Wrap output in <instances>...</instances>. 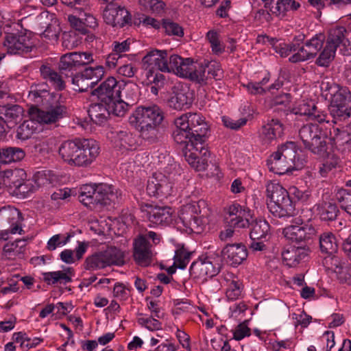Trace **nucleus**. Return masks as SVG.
Masks as SVG:
<instances>
[{"label": "nucleus", "instance_id": "obj_63", "mask_svg": "<svg viewBox=\"0 0 351 351\" xmlns=\"http://www.w3.org/2000/svg\"><path fill=\"white\" fill-rule=\"evenodd\" d=\"M337 199L341 203V208L351 216V192L341 189L337 193Z\"/></svg>", "mask_w": 351, "mask_h": 351}, {"label": "nucleus", "instance_id": "obj_15", "mask_svg": "<svg viewBox=\"0 0 351 351\" xmlns=\"http://www.w3.org/2000/svg\"><path fill=\"white\" fill-rule=\"evenodd\" d=\"M145 217L150 223V226L158 225L168 226L175 221L173 215V210L170 207H154L151 205H146L142 210Z\"/></svg>", "mask_w": 351, "mask_h": 351}, {"label": "nucleus", "instance_id": "obj_3", "mask_svg": "<svg viewBox=\"0 0 351 351\" xmlns=\"http://www.w3.org/2000/svg\"><path fill=\"white\" fill-rule=\"evenodd\" d=\"M305 163V156L301 150L296 148V145L293 142H287L281 145L267 161L269 171L279 175L301 169Z\"/></svg>", "mask_w": 351, "mask_h": 351}, {"label": "nucleus", "instance_id": "obj_2", "mask_svg": "<svg viewBox=\"0 0 351 351\" xmlns=\"http://www.w3.org/2000/svg\"><path fill=\"white\" fill-rule=\"evenodd\" d=\"M99 153V143L91 138H75L64 141L58 147V154L62 161L76 167L90 166Z\"/></svg>", "mask_w": 351, "mask_h": 351}, {"label": "nucleus", "instance_id": "obj_5", "mask_svg": "<svg viewBox=\"0 0 351 351\" xmlns=\"http://www.w3.org/2000/svg\"><path fill=\"white\" fill-rule=\"evenodd\" d=\"M177 163L169 164L164 172H156L147 181V192L149 196L167 197L174 192L175 182L181 174Z\"/></svg>", "mask_w": 351, "mask_h": 351}, {"label": "nucleus", "instance_id": "obj_21", "mask_svg": "<svg viewBox=\"0 0 351 351\" xmlns=\"http://www.w3.org/2000/svg\"><path fill=\"white\" fill-rule=\"evenodd\" d=\"M4 45L8 53H27L32 51L33 43L24 34H8L5 36Z\"/></svg>", "mask_w": 351, "mask_h": 351}, {"label": "nucleus", "instance_id": "obj_43", "mask_svg": "<svg viewBox=\"0 0 351 351\" xmlns=\"http://www.w3.org/2000/svg\"><path fill=\"white\" fill-rule=\"evenodd\" d=\"M270 230L269 223L263 219H256L252 223V229L250 231L251 239H263L268 235Z\"/></svg>", "mask_w": 351, "mask_h": 351}, {"label": "nucleus", "instance_id": "obj_60", "mask_svg": "<svg viewBox=\"0 0 351 351\" xmlns=\"http://www.w3.org/2000/svg\"><path fill=\"white\" fill-rule=\"evenodd\" d=\"M339 159L334 154H327V158L319 167V173L322 177L326 176L327 173L335 169L339 164Z\"/></svg>", "mask_w": 351, "mask_h": 351}, {"label": "nucleus", "instance_id": "obj_9", "mask_svg": "<svg viewBox=\"0 0 351 351\" xmlns=\"http://www.w3.org/2000/svg\"><path fill=\"white\" fill-rule=\"evenodd\" d=\"M299 136L306 148L320 157L325 156L328 149L327 135L322 126L307 123L300 128Z\"/></svg>", "mask_w": 351, "mask_h": 351}, {"label": "nucleus", "instance_id": "obj_56", "mask_svg": "<svg viewBox=\"0 0 351 351\" xmlns=\"http://www.w3.org/2000/svg\"><path fill=\"white\" fill-rule=\"evenodd\" d=\"M34 184L32 180H20L13 190V193L22 197H26L29 193L36 191Z\"/></svg>", "mask_w": 351, "mask_h": 351}, {"label": "nucleus", "instance_id": "obj_4", "mask_svg": "<svg viewBox=\"0 0 351 351\" xmlns=\"http://www.w3.org/2000/svg\"><path fill=\"white\" fill-rule=\"evenodd\" d=\"M207 209L204 200L193 201L182 206L178 212L175 223L188 233L200 234L206 225L203 213Z\"/></svg>", "mask_w": 351, "mask_h": 351}, {"label": "nucleus", "instance_id": "obj_37", "mask_svg": "<svg viewBox=\"0 0 351 351\" xmlns=\"http://www.w3.org/2000/svg\"><path fill=\"white\" fill-rule=\"evenodd\" d=\"M112 134L115 146L120 149H132L136 143L133 134L128 130L115 131Z\"/></svg>", "mask_w": 351, "mask_h": 351}, {"label": "nucleus", "instance_id": "obj_19", "mask_svg": "<svg viewBox=\"0 0 351 351\" xmlns=\"http://www.w3.org/2000/svg\"><path fill=\"white\" fill-rule=\"evenodd\" d=\"M229 224L234 228H245L250 225V219L252 217L251 210L239 203H233L228 207Z\"/></svg>", "mask_w": 351, "mask_h": 351}, {"label": "nucleus", "instance_id": "obj_47", "mask_svg": "<svg viewBox=\"0 0 351 351\" xmlns=\"http://www.w3.org/2000/svg\"><path fill=\"white\" fill-rule=\"evenodd\" d=\"M34 119L32 117L31 119L25 120L19 125L16 130L17 138L24 141L31 137L37 130V123Z\"/></svg>", "mask_w": 351, "mask_h": 351}, {"label": "nucleus", "instance_id": "obj_8", "mask_svg": "<svg viewBox=\"0 0 351 351\" xmlns=\"http://www.w3.org/2000/svg\"><path fill=\"white\" fill-rule=\"evenodd\" d=\"M164 119L163 112L157 105L138 106L130 115L129 123L143 135L155 131Z\"/></svg>", "mask_w": 351, "mask_h": 351}, {"label": "nucleus", "instance_id": "obj_6", "mask_svg": "<svg viewBox=\"0 0 351 351\" xmlns=\"http://www.w3.org/2000/svg\"><path fill=\"white\" fill-rule=\"evenodd\" d=\"M322 89L328 91L330 97L329 110L332 117V121H345L351 117V93L346 87L329 83L322 84Z\"/></svg>", "mask_w": 351, "mask_h": 351}, {"label": "nucleus", "instance_id": "obj_59", "mask_svg": "<svg viewBox=\"0 0 351 351\" xmlns=\"http://www.w3.org/2000/svg\"><path fill=\"white\" fill-rule=\"evenodd\" d=\"M162 27L165 33L169 36H176L182 37L184 35L183 28L177 23L170 19H163Z\"/></svg>", "mask_w": 351, "mask_h": 351}, {"label": "nucleus", "instance_id": "obj_39", "mask_svg": "<svg viewBox=\"0 0 351 351\" xmlns=\"http://www.w3.org/2000/svg\"><path fill=\"white\" fill-rule=\"evenodd\" d=\"M143 62L147 66H168L167 51L158 49L152 50L143 58Z\"/></svg>", "mask_w": 351, "mask_h": 351}, {"label": "nucleus", "instance_id": "obj_51", "mask_svg": "<svg viewBox=\"0 0 351 351\" xmlns=\"http://www.w3.org/2000/svg\"><path fill=\"white\" fill-rule=\"evenodd\" d=\"M105 104L108 106L110 114H112L117 117H123L128 112L129 108V104L124 101L121 97Z\"/></svg>", "mask_w": 351, "mask_h": 351}, {"label": "nucleus", "instance_id": "obj_26", "mask_svg": "<svg viewBox=\"0 0 351 351\" xmlns=\"http://www.w3.org/2000/svg\"><path fill=\"white\" fill-rule=\"evenodd\" d=\"M292 111L295 114L306 116L309 119L314 120L319 123H322L324 121L328 122L326 120V114L318 110L312 101L305 102L302 101L293 107Z\"/></svg>", "mask_w": 351, "mask_h": 351}, {"label": "nucleus", "instance_id": "obj_52", "mask_svg": "<svg viewBox=\"0 0 351 351\" xmlns=\"http://www.w3.org/2000/svg\"><path fill=\"white\" fill-rule=\"evenodd\" d=\"M191 253L183 246L178 247L173 257V266L179 269H184L190 261Z\"/></svg>", "mask_w": 351, "mask_h": 351}, {"label": "nucleus", "instance_id": "obj_31", "mask_svg": "<svg viewBox=\"0 0 351 351\" xmlns=\"http://www.w3.org/2000/svg\"><path fill=\"white\" fill-rule=\"evenodd\" d=\"M26 173L22 169H8L0 171V188L14 189L20 180L25 179Z\"/></svg>", "mask_w": 351, "mask_h": 351}, {"label": "nucleus", "instance_id": "obj_35", "mask_svg": "<svg viewBox=\"0 0 351 351\" xmlns=\"http://www.w3.org/2000/svg\"><path fill=\"white\" fill-rule=\"evenodd\" d=\"M108 267L112 265L122 266L125 263V253L120 248L108 246L102 251Z\"/></svg>", "mask_w": 351, "mask_h": 351}, {"label": "nucleus", "instance_id": "obj_28", "mask_svg": "<svg viewBox=\"0 0 351 351\" xmlns=\"http://www.w3.org/2000/svg\"><path fill=\"white\" fill-rule=\"evenodd\" d=\"M308 255V248L291 245H287L282 252L283 262L289 267H295Z\"/></svg>", "mask_w": 351, "mask_h": 351}, {"label": "nucleus", "instance_id": "obj_22", "mask_svg": "<svg viewBox=\"0 0 351 351\" xmlns=\"http://www.w3.org/2000/svg\"><path fill=\"white\" fill-rule=\"evenodd\" d=\"M152 245L145 237H138L134 242V259L141 267H147L152 262Z\"/></svg>", "mask_w": 351, "mask_h": 351}, {"label": "nucleus", "instance_id": "obj_30", "mask_svg": "<svg viewBox=\"0 0 351 351\" xmlns=\"http://www.w3.org/2000/svg\"><path fill=\"white\" fill-rule=\"evenodd\" d=\"M284 127L278 119H271L265 124L260 132V138L265 144L271 143L276 138L281 137Z\"/></svg>", "mask_w": 351, "mask_h": 351}, {"label": "nucleus", "instance_id": "obj_7", "mask_svg": "<svg viewBox=\"0 0 351 351\" xmlns=\"http://www.w3.org/2000/svg\"><path fill=\"white\" fill-rule=\"evenodd\" d=\"M267 196L270 199L268 208L275 217H290L295 213V205L287 191L281 184L269 181L266 184Z\"/></svg>", "mask_w": 351, "mask_h": 351}, {"label": "nucleus", "instance_id": "obj_25", "mask_svg": "<svg viewBox=\"0 0 351 351\" xmlns=\"http://www.w3.org/2000/svg\"><path fill=\"white\" fill-rule=\"evenodd\" d=\"M142 80L146 84H154L150 88L152 94L157 95L158 90L165 84V77L160 67L155 69L154 67H143Z\"/></svg>", "mask_w": 351, "mask_h": 351}, {"label": "nucleus", "instance_id": "obj_38", "mask_svg": "<svg viewBox=\"0 0 351 351\" xmlns=\"http://www.w3.org/2000/svg\"><path fill=\"white\" fill-rule=\"evenodd\" d=\"M315 211L324 221H332L336 219L339 209L336 204L330 202H322L315 206Z\"/></svg>", "mask_w": 351, "mask_h": 351}, {"label": "nucleus", "instance_id": "obj_29", "mask_svg": "<svg viewBox=\"0 0 351 351\" xmlns=\"http://www.w3.org/2000/svg\"><path fill=\"white\" fill-rule=\"evenodd\" d=\"M330 140L341 152L346 154L351 151V134L346 130L332 128L330 131Z\"/></svg>", "mask_w": 351, "mask_h": 351}, {"label": "nucleus", "instance_id": "obj_46", "mask_svg": "<svg viewBox=\"0 0 351 351\" xmlns=\"http://www.w3.org/2000/svg\"><path fill=\"white\" fill-rule=\"evenodd\" d=\"M84 264L85 269L90 271H95L108 267L102 251L88 256Z\"/></svg>", "mask_w": 351, "mask_h": 351}, {"label": "nucleus", "instance_id": "obj_24", "mask_svg": "<svg viewBox=\"0 0 351 351\" xmlns=\"http://www.w3.org/2000/svg\"><path fill=\"white\" fill-rule=\"evenodd\" d=\"M222 254L227 262L233 267L239 265L247 257L246 247L242 243L226 245Z\"/></svg>", "mask_w": 351, "mask_h": 351}, {"label": "nucleus", "instance_id": "obj_20", "mask_svg": "<svg viewBox=\"0 0 351 351\" xmlns=\"http://www.w3.org/2000/svg\"><path fill=\"white\" fill-rule=\"evenodd\" d=\"M315 228L308 223L291 224L283 229L284 237L289 241L297 243L309 240L315 234Z\"/></svg>", "mask_w": 351, "mask_h": 351}, {"label": "nucleus", "instance_id": "obj_17", "mask_svg": "<svg viewBox=\"0 0 351 351\" xmlns=\"http://www.w3.org/2000/svg\"><path fill=\"white\" fill-rule=\"evenodd\" d=\"M66 113L65 106L60 104L51 106L45 110L37 108H32L30 109L31 117L35 119L38 123L45 124L56 123L62 119Z\"/></svg>", "mask_w": 351, "mask_h": 351}, {"label": "nucleus", "instance_id": "obj_58", "mask_svg": "<svg viewBox=\"0 0 351 351\" xmlns=\"http://www.w3.org/2000/svg\"><path fill=\"white\" fill-rule=\"evenodd\" d=\"M336 49L335 47L326 44V46L319 58L317 59L318 66H328L335 58Z\"/></svg>", "mask_w": 351, "mask_h": 351}, {"label": "nucleus", "instance_id": "obj_32", "mask_svg": "<svg viewBox=\"0 0 351 351\" xmlns=\"http://www.w3.org/2000/svg\"><path fill=\"white\" fill-rule=\"evenodd\" d=\"M96 194L97 202L100 204L108 205L118 199V191L111 184H96Z\"/></svg>", "mask_w": 351, "mask_h": 351}, {"label": "nucleus", "instance_id": "obj_27", "mask_svg": "<svg viewBox=\"0 0 351 351\" xmlns=\"http://www.w3.org/2000/svg\"><path fill=\"white\" fill-rule=\"evenodd\" d=\"M23 108L17 104L0 106V119L9 128L16 125L23 119Z\"/></svg>", "mask_w": 351, "mask_h": 351}, {"label": "nucleus", "instance_id": "obj_42", "mask_svg": "<svg viewBox=\"0 0 351 351\" xmlns=\"http://www.w3.org/2000/svg\"><path fill=\"white\" fill-rule=\"evenodd\" d=\"M322 252L332 255L337 251L338 244L335 236L330 232H324L319 237Z\"/></svg>", "mask_w": 351, "mask_h": 351}, {"label": "nucleus", "instance_id": "obj_12", "mask_svg": "<svg viewBox=\"0 0 351 351\" xmlns=\"http://www.w3.org/2000/svg\"><path fill=\"white\" fill-rule=\"evenodd\" d=\"M104 73V67H85L82 72L72 77V83L76 86L74 89L79 92L87 91L97 84Z\"/></svg>", "mask_w": 351, "mask_h": 351}, {"label": "nucleus", "instance_id": "obj_13", "mask_svg": "<svg viewBox=\"0 0 351 351\" xmlns=\"http://www.w3.org/2000/svg\"><path fill=\"white\" fill-rule=\"evenodd\" d=\"M220 269L217 261L211 256H200L190 267V272L198 278L213 277L216 276Z\"/></svg>", "mask_w": 351, "mask_h": 351}, {"label": "nucleus", "instance_id": "obj_54", "mask_svg": "<svg viewBox=\"0 0 351 351\" xmlns=\"http://www.w3.org/2000/svg\"><path fill=\"white\" fill-rule=\"evenodd\" d=\"M346 30L344 27H340L336 29H332L330 32L329 36L328 37L326 44L330 45V47H335V49H337V47L341 43L346 45L345 41V35L344 32Z\"/></svg>", "mask_w": 351, "mask_h": 351}, {"label": "nucleus", "instance_id": "obj_34", "mask_svg": "<svg viewBox=\"0 0 351 351\" xmlns=\"http://www.w3.org/2000/svg\"><path fill=\"white\" fill-rule=\"evenodd\" d=\"M88 113L93 123L98 125H104L110 115L108 107L102 104H92L88 110Z\"/></svg>", "mask_w": 351, "mask_h": 351}, {"label": "nucleus", "instance_id": "obj_64", "mask_svg": "<svg viewBox=\"0 0 351 351\" xmlns=\"http://www.w3.org/2000/svg\"><path fill=\"white\" fill-rule=\"evenodd\" d=\"M60 32V27L56 21L49 23L47 26L45 31L42 33V37L46 38L51 42H56Z\"/></svg>", "mask_w": 351, "mask_h": 351}, {"label": "nucleus", "instance_id": "obj_1", "mask_svg": "<svg viewBox=\"0 0 351 351\" xmlns=\"http://www.w3.org/2000/svg\"><path fill=\"white\" fill-rule=\"evenodd\" d=\"M175 128L180 130H189L195 134L197 141L188 143L183 154L189 165L197 171H205L208 167L210 152L205 145V136L208 127L204 117L198 113H186L174 121Z\"/></svg>", "mask_w": 351, "mask_h": 351}, {"label": "nucleus", "instance_id": "obj_10", "mask_svg": "<svg viewBox=\"0 0 351 351\" xmlns=\"http://www.w3.org/2000/svg\"><path fill=\"white\" fill-rule=\"evenodd\" d=\"M23 217L21 211L12 206L0 208V229L11 232L12 234H23Z\"/></svg>", "mask_w": 351, "mask_h": 351}, {"label": "nucleus", "instance_id": "obj_18", "mask_svg": "<svg viewBox=\"0 0 351 351\" xmlns=\"http://www.w3.org/2000/svg\"><path fill=\"white\" fill-rule=\"evenodd\" d=\"M161 71L173 73L176 75L193 82L205 84L208 75L205 67H160Z\"/></svg>", "mask_w": 351, "mask_h": 351}, {"label": "nucleus", "instance_id": "obj_55", "mask_svg": "<svg viewBox=\"0 0 351 351\" xmlns=\"http://www.w3.org/2000/svg\"><path fill=\"white\" fill-rule=\"evenodd\" d=\"M172 136L176 143L184 145V149L186 147V145L188 143H191V141H197L195 140V138H196L195 135L192 134L189 130H180L175 128L173 132ZM193 143L196 144L194 142Z\"/></svg>", "mask_w": 351, "mask_h": 351}, {"label": "nucleus", "instance_id": "obj_36", "mask_svg": "<svg viewBox=\"0 0 351 351\" xmlns=\"http://www.w3.org/2000/svg\"><path fill=\"white\" fill-rule=\"evenodd\" d=\"M25 241L21 239L8 243L3 246V255L9 259L21 258L25 251Z\"/></svg>", "mask_w": 351, "mask_h": 351}, {"label": "nucleus", "instance_id": "obj_14", "mask_svg": "<svg viewBox=\"0 0 351 351\" xmlns=\"http://www.w3.org/2000/svg\"><path fill=\"white\" fill-rule=\"evenodd\" d=\"M123 84V80L117 81L114 77H110L95 90L94 94L102 102H110L121 97V86Z\"/></svg>", "mask_w": 351, "mask_h": 351}, {"label": "nucleus", "instance_id": "obj_23", "mask_svg": "<svg viewBox=\"0 0 351 351\" xmlns=\"http://www.w3.org/2000/svg\"><path fill=\"white\" fill-rule=\"evenodd\" d=\"M264 7L269 8V11L276 16L280 19L285 17L288 12L297 10L300 4L295 0H261Z\"/></svg>", "mask_w": 351, "mask_h": 351}, {"label": "nucleus", "instance_id": "obj_61", "mask_svg": "<svg viewBox=\"0 0 351 351\" xmlns=\"http://www.w3.org/2000/svg\"><path fill=\"white\" fill-rule=\"evenodd\" d=\"M70 235L57 234L51 237L47 243V249L49 251H53L58 247L66 245L70 240Z\"/></svg>", "mask_w": 351, "mask_h": 351}, {"label": "nucleus", "instance_id": "obj_57", "mask_svg": "<svg viewBox=\"0 0 351 351\" xmlns=\"http://www.w3.org/2000/svg\"><path fill=\"white\" fill-rule=\"evenodd\" d=\"M82 37L75 31L64 32L62 34V46L67 49H73L81 43Z\"/></svg>", "mask_w": 351, "mask_h": 351}, {"label": "nucleus", "instance_id": "obj_48", "mask_svg": "<svg viewBox=\"0 0 351 351\" xmlns=\"http://www.w3.org/2000/svg\"><path fill=\"white\" fill-rule=\"evenodd\" d=\"M40 73L43 78L47 80L57 90H62L64 83L62 77L56 72L52 71L51 67H40Z\"/></svg>", "mask_w": 351, "mask_h": 351}, {"label": "nucleus", "instance_id": "obj_40", "mask_svg": "<svg viewBox=\"0 0 351 351\" xmlns=\"http://www.w3.org/2000/svg\"><path fill=\"white\" fill-rule=\"evenodd\" d=\"M72 273L69 269L66 271H56L43 274V280L49 285H53L57 283L66 284L71 281Z\"/></svg>", "mask_w": 351, "mask_h": 351}, {"label": "nucleus", "instance_id": "obj_41", "mask_svg": "<svg viewBox=\"0 0 351 351\" xmlns=\"http://www.w3.org/2000/svg\"><path fill=\"white\" fill-rule=\"evenodd\" d=\"M24 151L19 147H4L0 149V162L8 164L17 162L25 157Z\"/></svg>", "mask_w": 351, "mask_h": 351}, {"label": "nucleus", "instance_id": "obj_62", "mask_svg": "<svg viewBox=\"0 0 351 351\" xmlns=\"http://www.w3.org/2000/svg\"><path fill=\"white\" fill-rule=\"evenodd\" d=\"M298 52L289 58V61L292 63H298L305 61L315 57V51H312L309 49H304V47H299L297 46Z\"/></svg>", "mask_w": 351, "mask_h": 351}, {"label": "nucleus", "instance_id": "obj_45", "mask_svg": "<svg viewBox=\"0 0 351 351\" xmlns=\"http://www.w3.org/2000/svg\"><path fill=\"white\" fill-rule=\"evenodd\" d=\"M56 177L50 170H43L34 174L32 179L36 189L40 186H47L56 181Z\"/></svg>", "mask_w": 351, "mask_h": 351}, {"label": "nucleus", "instance_id": "obj_53", "mask_svg": "<svg viewBox=\"0 0 351 351\" xmlns=\"http://www.w3.org/2000/svg\"><path fill=\"white\" fill-rule=\"evenodd\" d=\"M121 86V97H124L125 99L132 101L138 99L139 88L137 84L130 81H123V84Z\"/></svg>", "mask_w": 351, "mask_h": 351}, {"label": "nucleus", "instance_id": "obj_50", "mask_svg": "<svg viewBox=\"0 0 351 351\" xmlns=\"http://www.w3.org/2000/svg\"><path fill=\"white\" fill-rule=\"evenodd\" d=\"M269 348L272 351L291 350L296 346V339L290 337L285 339H277L269 341Z\"/></svg>", "mask_w": 351, "mask_h": 351}, {"label": "nucleus", "instance_id": "obj_49", "mask_svg": "<svg viewBox=\"0 0 351 351\" xmlns=\"http://www.w3.org/2000/svg\"><path fill=\"white\" fill-rule=\"evenodd\" d=\"M243 289V283L238 279L233 278L227 280L226 295L228 300H238L242 295Z\"/></svg>", "mask_w": 351, "mask_h": 351}, {"label": "nucleus", "instance_id": "obj_16", "mask_svg": "<svg viewBox=\"0 0 351 351\" xmlns=\"http://www.w3.org/2000/svg\"><path fill=\"white\" fill-rule=\"evenodd\" d=\"M169 105L176 110L189 108L194 99V92L186 84L178 83L173 87Z\"/></svg>", "mask_w": 351, "mask_h": 351}, {"label": "nucleus", "instance_id": "obj_44", "mask_svg": "<svg viewBox=\"0 0 351 351\" xmlns=\"http://www.w3.org/2000/svg\"><path fill=\"white\" fill-rule=\"evenodd\" d=\"M153 315H149L145 313H138L137 316V323L141 327L147 330L154 332L162 329V323Z\"/></svg>", "mask_w": 351, "mask_h": 351}, {"label": "nucleus", "instance_id": "obj_11", "mask_svg": "<svg viewBox=\"0 0 351 351\" xmlns=\"http://www.w3.org/2000/svg\"><path fill=\"white\" fill-rule=\"evenodd\" d=\"M105 23L114 27L122 28L132 24V17L128 10L114 0L106 5L103 11Z\"/></svg>", "mask_w": 351, "mask_h": 351}, {"label": "nucleus", "instance_id": "obj_33", "mask_svg": "<svg viewBox=\"0 0 351 351\" xmlns=\"http://www.w3.org/2000/svg\"><path fill=\"white\" fill-rule=\"evenodd\" d=\"M78 198L87 207L92 208L97 204L96 184H86L80 186Z\"/></svg>", "mask_w": 351, "mask_h": 351}]
</instances>
